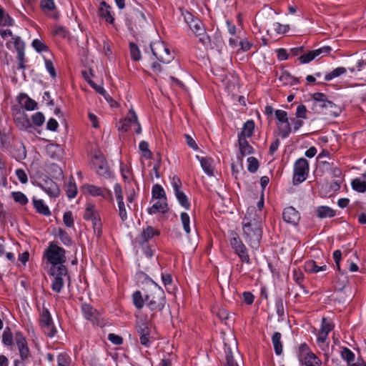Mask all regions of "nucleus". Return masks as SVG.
I'll return each instance as SVG.
<instances>
[{
  "instance_id": "de8ad7c7",
  "label": "nucleus",
  "mask_w": 366,
  "mask_h": 366,
  "mask_svg": "<svg viewBox=\"0 0 366 366\" xmlns=\"http://www.w3.org/2000/svg\"><path fill=\"white\" fill-rule=\"evenodd\" d=\"M181 220L184 231L186 232V233L189 234L190 232V218L188 214L186 212H182L181 214Z\"/></svg>"
},
{
  "instance_id": "cd10ccee",
  "label": "nucleus",
  "mask_w": 366,
  "mask_h": 366,
  "mask_svg": "<svg viewBox=\"0 0 366 366\" xmlns=\"http://www.w3.org/2000/svg\"><path fill=\"white\" fill-rule=\"evenodd\" d=\"M174 189H175L176 197H177L179 204L186 209H189V207H190V203L188 201V199H187V197L186 196V194L183 192H182L179 189V187L177 184H175Z\"/></svg>"
},
{
  "instance_id": "ddd939ff",
  "label": "nucleus",
  "mask_w": 366,
  "mask_h": 366,
  "mask_svg": "<svg viewBox=\"0 0 366 366\" xmlns=\"http://www.w3.org/2000/svg\"><path fill=\"white\" fill-rule=\"evenodd\" d=\"M93 164L96 167L97 172L99 175L105 177L109 176L107 163L100 153L95 154Z\"/></svg>"
},
{
  "instance_id": "b1692460",
  "label": "nucleus",
  "mask_w": 366,
  "mask_h": 366,
  "mask_svg": "<svg viewBox=\"0 0 366 366\" xmlns=\"http://www.w3.org/2000/svg\"><path fill=\"white\" fill-rule=\"evenodd\" d=\"M322 109L325 110V114H330L335 117L339 116L341 112V108L330 101L325 102Z\"/></svg>"
},
{
  "instance_id": "e2e57ef3",
  "label": "nucleus",
  "mask_w": 366,
  "mask_h": 366,
  "mask_svg": "<svg viewBox=\"0 0 366 366\" xmlns=\"http://www.w3.org/2000/svg\"><path fill=\"white\" fill-rule=\"evenodd\" d=\"M32 46L38 52H41L46 49V45L39 39H34L32 42Z\"/></svg>"
},
{
  "instance_id": "603ef678",
  "label": "nucleus",
  "mask_w": 366,
  "mask_h": 366,
  "mask_svg": "<svg viewBox=\"0 0 366 366\" xmlns=\"http://www.w3.org/2000/svg\"><path fill=\"white\" fill-rule=\"evenodd\" d=\"M139 150L143 152V156L148 159L151 156V152L149 149V144L145 141H142L139 145Z\"/></svg>"
},
{
  "instance_id": "0eeeda50",
  "label": "nucleus",
  "mask_w": 366,
  "mask_h": 366,
  "mask_svg": "<svg viewBox=\"0 0 366 366\" xmlns=\"http://www.w3.org/2000/svg\"><path fill=\"white\" fill-rule=\"evenodd\" d=\"M298 359L305 366H320V360L312 353L306 344H302L298 350Z\"/></svg>"
},
{
  "instance_id": "6e6552de",
  "label": "nucleus",
  "mask_w": 366,
  "mask_h": 366,
  "mask_svg": "<svg viewBox=\"0 0 366 366\" xmlns=\"http://www.w3.org/2000/svg\"><path fill=\"white\" fill-rule=\"evenodd\" d=\"M150 47L154 56L164 64L169 63L174 58L170 53L169 49L165 46L164 42L158 41L150 44Z\"/></svg>"
},
{
  "instance_id": "a19ab883",
  "label": "nucleus",
  "mask_w": 366,
  "mask_h": 366,
  "mask_svg": "<svg viewBox=\"0 0 366 366\" xmlns=\"http://www.w3.org/2000/svg\"><path fill=\"white\" fill-rule=\"evenodd\" d=\"M346 72V69L344 67H338L332 70L330 73L327 74L325 76V79L327 81L332 80Z\"/></svg>"
},
{
  "instance_id": "412c9836",
  "label": "nucleus",
  "mask_w": 366,
  "mask_h": 366,
  "mask_svg": "<svg viewBox=\"0 0 366 366\" xmlns=\"http://www.w3.org/2000/svg\"><path fill=\"white\" fill-rule=\"evenodd\" d=\"M198 160L200 162L201 166L204 171V172L209 175L212 176L214 172V161L209 157H196Z\"/></svg>"
},
{
  "instance_id": "bb28decb",
  "label": "nucleus",
  "mask_w": 366,
  "mask_h": 366,
  "mask_svg": "<svg viewBox=\"0 0 366 366\" xmlns=\"http://www.w3.org/2000/svg\"><path fill=\"white\" fill-rule=\"evenodd\" d=\"M282 335L280 332H274L272 337V344L274 346L276 355H280L282 353L283 347L281 342Z\"/></svg>"
},
{
  "instance_id": "5fc2aeb1",
  "label": "nucleus",
  "mask_w": 366,
  "mask_h": 366,
  "mask_svg": "<svg viewBox=\"0 0 366 366\" xmlns=\"http://www.w3.org/2000/svg\"><path fill=\"white\" fill-rule=\"evenodd\" d=\"M58 236L64 244L69 246L71 244V239L65 231L59 229Z\"/></svg>"
},
{
  "instance_id": "dca6fc26",
  "label": "nucleus",
  "mask_w": 366,
  "mask_h": 366,
  "mask_svg": "<svg viewBox=\"0 0 366 366\" xmlns=\"http://www.w3.org/2000/svg\"><path fill=\"white\" fill-rule=\"evenodd\" d=\"M82 191L85 194H90L92 196L104 197L108 192L104 187H97L96 184H84Z\"/></svg>"
},
{
  "instance_id": "4468645a",
  "label": "nucleus",
  "mask_w": 366,
  "mask_h": 366,
  "mask_svg": "<svg viewBox=\"0 0 366 366\" xmlns=\"http://www.w3.org/2000/svg\"><path fill=\"white\" fill-rule=\"evenodd\" d=\"M283 219L291 224L296 225L300 219V213L292 207H286L282 213Z\"/></svg>"
},
{
  "instance_id": "4d7b16f0",
  "label": "nucleus",
  "mask_w": 366,
  "mask_h": 366,
  "mask_svg": "<svg viewBox=\"0 0 366 366\" xmlns=\"http://www.w3.org/2000/svg\"><path fill=\"white\" fill-rule=\"evenodd\" d=\"M63 221L64 224L68 227H71L74 225V219L71 212L69 211L64 213Z\"/></svg>"
},
{
  "instance_id": "f03ea898",
  "label": "nucleus",
  "mask_w": 366,
  "mask_h": 366,
  "mask_svg": "<svg viewBox=\"0 0 366 366\" xmlns=\"http://www.w3.org/2000/svg\"><path fill=\"white\" fill-rule=\"evenodd\" d=\"M145 301L147 307L152 312V318H154L158 312H162L165 306L164 290L156 284L152 285L145 295Z\"/></svg>"
},
{
  "instance_id": "3c124183",
  "label": "nucleus",
  "mask_w": 366,
  "mask_h": 366,
  "mask_svg": "<svg viewBox=\"0 0 366 366\" xmlns=\"http://www.w3.org/2000/svg\"><path fill=\"white\" fill-rule=\"evenodd\" d=\"M342 357L347 360V362L350 364L352 361L354 360L355 355L354 353L347 348H344L341 352Z\"/></svg>"
},
{
  "instance_id": "6ab92c4d",
  "label": "nucleus",
  "mask_w": 366,
  "mask_h": 366,
  "mask_svg": "<svg viewBox=\"0 0 366 366\" xmlns=\"http://www.w3.org/2000/svg\"><path fill=\"white\" fill-rule=\"evenodd\" d=\"M14 121L17 127L22 130H26L31 127V124L24 112H19L14 117Z\"/></svg>"
},
{
  "instance_id": "864d4df0",
  "label": "nucleus",
  "mask_w": 366,
  "mask_h": 366,
  "mask_svg": "<svg viewBox=\"0 0 366 366\" xmlns=\"http://www.w3.org/2000/svg\"><path fill=\"white\" fill-rule=\"evenodd\" d=\"M42 329L44 334L51 337H54L57 332L56 327L54 326L53 322L45 327H43Z\"/></svg>"
},
{
  "instance_id": "338daca9",
  "label": "nucleus",
  "mask_w": 366,
  "mask_h": 366,
  "mask_svg": "<svg viewBox=\"0 0 366 366\" xmlns=\"http://www.w3.org/2000/svg\"><path fill=\"white\" fill-rule=\"evenodd\" d=\"M108 339L114 345H119L122 343L123 339L119 335L111 333L108 336Z\"/></svg>"
},
{
  "instance_id": "c03bdc74",
  "label": "nucleus",
  "mask_w": 366,
  "mask_h": 366,
  "mask_svg": "<svg viewBox=\"0 0 366 366\" xmlns=\"http://www.w3.org/2000/svg\"><path fill=\"white\" fill-rule=\"evenodd\" d=\"M2 341L6 345L10 346L13 343V338L9 327H6L2 335Z\"/></svg>"
},
{
  "instance_id": "a18cd8bd",
  "label": "nucleus",
  "mask_w": 366,
  "mask_h": 366,
  "mask_svg": "<svg viewBox=\"0 0 366 366\" xmlns=\"http://www.w3.org/2000/svg\"><path fill=\"white\" fill-rule=\"evenodd\" d=\"M247 169L250 172H254L259 167V162L257 159L253 157L247 158Z\"/></svg>"
},
{
  "instance_id": "8fccbe9b",
  "label": "nucleus",
  "mask_w": 366,
  "mask_h": 366,
  "mask_svg": "<svg viewBox=\"0 0 366 366\" xmlns=\"http://www.w3.org/2000/svg\"><path fill=\"white\" fill-rule=\"evenodd\" d=\"M274 113L278 121L277 123H287V122L289 121L287 113L285 111L277 109Z\"/></svg>"
},
{
  "instance_id": "f704fd0d",
  "label": "nucleus",
  "mask_w": 366,
  "mask_h": 366,
  "mask_svg": "<svg viewBox=\"0 0 366 366\" xmlns=\"http://www.w3.org/2000/svg\"><path fill=\"white\" fill-rule=\"evenodd\" d=\"M131 18L134 20V23L139 24V26H143L146 21L144 14L139 10L134 11Z\"/></svg>"
},
{
  "instance_id": "13d9d810",
  "label": "nucleus",
  "mask_w": 366,
  "mask_h": 366,
  "mask_svg": "<svg viewBox=\"0 0 366 366\" xmlns=\"http://www.w3.org/2000/svg\"><path fill=\"white\" fill-rule=\"evenodd\" d=\"M296 117L297 119H306L307 117V109L303 104H300L297 107L296 110Z\"/></svg>"
},
{
  "instance_id": "c85d7f7f",
  "label": "nucleus",
  "mask_w": 366,
  "mask_h": 366,
  "mask_svg": "<svg viewBox=\"0 0 366 366\" xmlns=\"http://www.w3.org/2000/svg\"><path fill=\"white\" fill-rule=\"evenodd\" d=\"M156 231L152 227H148L147 229L143 230L142 234L137 237V241L140 244H144L149 239H152Z\"/></svg>"
},
{
  "instance_id": "0e129e2a",
  "label": "nucleus",
  "mask_w": 366,
  "mask_h": 366,
  "mask_svg": "<svg viewBox=\"0 0 366 366\" xmlns=\"http://www.w3.org/2000/svg\"><path fill=\"white\" fill-rule=\"evenodd\" d=\"M114 192L116 194V198L117 200V202H123V189L122 187L119 184H117L114 187Z\"/></svg>"
},
{
  "instance_id": "a878e982",
  "label": "nucleus",
  "mask_w": 366,
  "mask_h": 366,
  "mask_svg": "<svg viewBox=\"0 0 366 366\" xmlns=\"http://www.w3.org/2000/svg\"><path fill=\"white\" fill-rule=\"evenodd\" d=\"M152 200H165L167 201L166 192L159 184H154L152 190Z\"/></svg>"
},
{
  "instance_id": "7ed1b4c3",
  "label": "nucleus",
  "mask_w": 366,
  "mask_h": 366,
  "mask_svg": "<svg viewBox=\"0 0 366 366\" xmlns=\"http://www.w3.org/2000/svg\"><path fill=\"white\" fill-rule=\"evenodd\" d=\"M184 21L189 25L192 31L199 38V41L204 46H208L210 43L209 36L206 34L204 26L202 22L194 18L192 14L187 11L182 13Z\"/></svg>"
},
{
  "instance_id": "09e8293b",
  "label": "nucleus",
  "mask_w": 366,
  "mask_h": 366,
  "mask_svg": "<svg viewBox=\"0 0 366 366\" xmlns=\"http://www.w3.org/2000/svg\"><path fill=\"white\" fill-rule=\"evenodd\" d=\"M69 365L70 358L68 355L62 353L57 357V366H69Z\"/></svg>"
},
{
  "instance_id": "ea45409f",
  "label": "nucleus",
  "mask_w": 366,
  "mask_h": 366,
  "mask_svg": "<svg viewBox=\"0 0 366 366\" xmlns=\"http://www.w3.org/2000/svg\"><path fill=\"white\" fill-rule=\"evenodd\" d=\"M313 101L315 107H323V104L325 102H327L328 100L326 99V97L322 93H315L313 94Z\"/></svg>"
},
{
  "instance_id": "473e14b6",
  "label": "nucleus",
  "mask_w": 366,
  "mask_h": 366,
  "mask_svg": "<svg viewBox=\"0 0 366 366\" xmlns=\"http://www.w3.org/2000/svg\"><path fill=\"white\" fill-rule=\"evenodd\" d=\"M305 267V270L308 272L317 273L320 271H325L327 268V266L325 264L320 267L317 266L314 261H309L306 262Z\"/></svg>"
},
{
  "instance_id": "79ce46f5",
  "label": "nucleus",
  "mask_w": 366,
  "mask_h": 366,
  "mask_svg": "<svg viewBox=\"0 0 366 366\" xmlns=\"http://www.w3.org/2000/svg\"><path fill=\"white\" fill-rule=\"evenodd\" d=\"M11 196L16 202L21 205H25L28 202L27 197L21 192H13Z\"/></svg>"
},
{
  "instance_id": "49530a36",
  "label": "nucleus",
  "mask_w": 366,
  "mask_h": 366,
  "mask_svg": "<svg viewBox=\"0 0 366 366\" xmlns=\"http://www.w3.org/2000/svg\"><path fill=\"white\" fill-rule=\"evenodd\" d=\"M129 49L132 59L139 61L141 59V53L137 46L134 43H130Z\"/></svg>"
},
{
  "instance_id": "c9c22d12",
  "label": "nucleus",
  "mask_w": 366,
  "mask_h": 366,
  "mask_svg": "<svg viewBox=\"0 0 366 366\" xmlns=\"http://www.w3.org/2000/svg\"><path fill=\"white\" fill-rule=\"evenodd\" d=\"M133 303L137 309H142L144 307L145 300H144L142 292L136 291L132 295Z\"/></svg>"
},
{
  "instance_id": "7c9ffc66",
  "label": "nucleus",
  "mask_w": 366,
  "mask_h": 366,
  "mask_svg": "<svg viewBox=\"0 0 366 366\" xmlns=\"http://www.w3.org/2000/svg\"><path fill=\"white\" fill-rule=\"evenodd\" d=\"M317 216L320 218L333 217L335 216V211L327 206H320L317 209Z\"/></svg>"
},
{
  "instance_id": "20e7f679",
  "label": "nucleus",
  "mask_w": 366,
  "mask_h": 366,
  "mask_svg": "<svg viewBox=\"0 0 366 366\" xmlns=\"http://www.w3.org/2000/svg\"><path fill=\"white\" fill-rule=\"evenodd\" d=\"M225 359L224 366H239L237 361L241 359L237 352V342L233 335L224 338Z\"/></svg>"
},
{
  "instance_id": "2eb2a0df",
  "label": "nucleus",
  "mask_w": 366,
  "mask_h": 366,
  "mask_svg": "<svg viewBox=\"0 0 366 366\" xmlns=\"http://www.w3.org/2000/svg\"><path fill=\"white\" fill-rule=\"evenodd\" d=\"M138 122V117L133 109L129 111L127 117L122 121L120 129L124 132L128 131Z\"/></svg>"
},
{
  "instance_id": "72a5a7b5",
  "label": "nucleus",
  "mask_w": 366,
  "mask_h": 366,
  "mask_svg": "<svg viewBox=\"0 0 366 366\" xmlns=\"http://www.w3.org/2000/svg\"><path fill=\"white\" fill-rule=\"evenodd\" d=\"M33 203L35 208L39 213L44 215H49L50 214L49 207L44 204L42 200L34 199Z\"/></svg>"
},
{
  "instance_id": "39448f33",
  "label": "nucleus",
  "mask_w": 366,
  "mask_h": 366,
  "mask_svg": "<svg viewBox=\"0 0 366 366\" xmlns=\"http://www.w3.org/2000/svg\"><path fill=\"white\" fill-rule=\"evenodd\" d=\"M242 236L249 247L257 249L262 235V225H242Z\"/></svg>"
},
{
  "instance_id": "423d86ee",
  "label": "nucleus",
  "mask_w": 366,
  "mask_h": 366,
  "mask_svg": "<svg viewBox=\"0 0 366 366\" xmlns=\"http://www.w3.org/2000/svg\"><path fill=\"white\" fill-rule=\"evenodd\" d=\"M229 244L234 252L239 257L242 263L247 264H251L247 248L237 234L232 233V237L229 239Z\"/></svg>"
},
{
  "instance_id": "f8f14e48",
  "label": "nucleus",
  "mask_w": 366,
  "mask_h": 366,
  "mask_svg": "<svg viewBox=\"0 0 366 366\" xmlns=\"http://www.w3.org/2000/svg\"><path fill=\"white\" fill-rule=\"evenodd\" d=\"M84 218L86 220L91 221L93 224V227L95 229L99 228V227L101 225V224L99 222L100 219H99V214H98L97 209H95V206L94 204H86L85 212L84 214Z\"/></svg>"
},
{
  "instance_id": "bf43d9fd",
  "label": "nucleus",
  "mask_w": 366,
  "mask_h": 366,
  "mask_svg": "<svg viewBox=\"0 0 366 366\" xmlns=\"http://www.w3.org/2000/svg\"><path fill=\"white\" fill-rule=\"evenodd\" d=\"M66 191L69 199L75 197L77 194L76 184H67Z\"/></svg>"
},
{
  "instance_id": "a211bd4d",
  "label": "nucleus",
  "mask_w": 366,
  "mask_h": 366,
  "mask_svg": "<svg viewBox=\"0 0 366 366\" xmlns=\"http://www.w3.org/2000/svg\"><path fill=\"white\" fill-rule=\"evenodd\" d=\"M15 340L18 345L19 353L22 359L27 358L29 355V349L26 346V341L21 333L15 335Z\"/></svg>"
},
{
  "instance_id": "f3484780",
  "label": "nucleus",
  "mask_w": 366,
  "mask_h": 366,
  "mask_svg": "<svg viewBox=\"0 0 366 366\" xmlns=\"http://www.w3.org/2000/svg\"><path fill=\"white\" fill-rule=\"evenodd\" d=\"M168 211L167 201L165 200H157L152 207L147 209V212L151 215L157 214V212L165 214Z\"/></svg>"
},
{
  "instance_id": "4c0bfd02",
  "label": "nucleus",
  "mask_w": 366,
  "mask_h": 366,
  "mask_svg": "<svg viewBox=\"0 0 366 366\" xmlns=\"http://www.w3.org/2000/svg\"><path fill=\"white\" fill-rule=\"evenodd\" d=\"M280 134L282 138L287 137L291 132V127L289 121L287 123H277Z\"/></svg>"
},
{
  "instance_id": "2f4dec72",
  "label": "nucleus",
  "mask_w": 366,
  "mask_h": 366,
  "mask_svg": "<svg viewBox=\"0 0 366 366\" xmlns=\"http://www.w3.org/2000/svg\"><path fill=\"white\" fill-rule=\"evenodd\" d=\"M20 102L26 110H34L37 106V104L34 100L25 94L20 96Z\"/></svg>"
},
{
  "instance_id": "680f3d73",
  "label": "nucleus",
  "mask_w": 366,
  "mask_h": 366,
  "mask_svg": "<svg viewBox=\"0 0 366 366\" xmlns=\"http://www.w3.org/2000/svg\"><path fill=\"white\" fill-rule=\"evenodd\" d=\"M119 207V214L121 218V219L124 222L127 219V211L125 209V205L124 202H119L118 203Z\"/></svg>"
},
{
  "instance_id": "6e6d98bb",
  "label": "nucleus",
  "mask_w": 366,
  "mask_h": 366,
  "mask_svg": "<svg viewBox=\"0 0 366 366\" xmlns=\"http://www.w3.org/2000/svg\"><path fill=\"white\" fill-rule=\"evenodd\" d=\"M121 172L124 182L132 181V174L130 169L127 167H121Z\"/></svg>"
},
{
  "instance_id": "c756f323",
  "label": "nucleus",
  "mask_w": 366,
  "mask_h": 366,
  "mask_svg": "<svg viewBox=\"0 0 366 366\" xmlns=\"http://www.w3.org/2000/svg\"><path fill=\"white\" fill-rule=\"evenodd\" d=\"M239 152L242 156L250 154L253 152L252 147L248 144L247 141L243 137L238 139Z\"/></svg>"
},
{
  "instance_id": "9b49d317",
  "label": "nucleus",
  "mask_w": 366,
  "mask_h": 366,
  "mask_svg": "<svg viewBox=\"0 0 366 366\" xmlns=\"http://www.w3.org/2000/svg\"><path fill=\"white\" fill-rule=\"evenodd\" d=\"M332 50L330 46H323L322 48L310 51L300 56L299 60L302 64H307L321 55H325Z\"/></svg>"
},
{
  "instance_id": "9d476101",
  "label": "nucleus",
  "mask_w": 366,
  "mask_h": 366,
  "mask_svg": "<svg viewBox=\"0 0 366 366\" xmlns=\"http://www.w3.org/2000/svg\"><path fill=\"white\" fill-rule=\"evenodd\" d=\"M262 212L253 206L249 207L242 220V225H262Z\"/></svg>"
},
{
  "instance_id": "aec40b11",
  "label": "nucleus",
  "mask_w": 366,
  "mask_h": 366,
  "mask_svg": "<svg viewBox=\"0 0 366 366\" xmlns=\"http://www.w3.org/2000/svg\"><path fill=\"white\" fill-rule=\"evenodd\" d=\"M332 325L327 322L325 318H323L321 329L318 334L317 341L319 342H324L327 339L328 333L332 330Z\"/></svg>"
},
{
  "instance_id": "37998d69",
  "label": "nucleus",
  "mask_w": 366,
  "mask_h": 366,
  "mask_svg": "<svg viewBox=\"0 0 366 366\" xmlns=\"http://www.w3.org/2000/svg\"><path fill=\"white\" fill-rule=\"evenodd\" d=\"M52 319L51 315L48 310H43L42 313L41 315V327H45L51 323H52Z\"/></svg>"
},
{
  "instance_id": "774afa93",
  "label": "nucleus",
  "mask_w": 366,
  "mask_h": 366,
  "mask_svg": "<svg viewBox=\"0 0 366 366\" xmlns=\"http://www.w3.org/2000/svg\"><path fill=\"white\" fill-rule=\"evenodd\" d=\"M13 24L12 19L5 13L0 19V26H11Z\"/></svg>"
},
{
  "instance_id": "e433bc0d",
  "label": "nucleus",
  "mask_w": 366,
  "mask_h": 366,
  "mask_svg": "<svg viewBox=\"0 0 366 366\" xmlns=\"http://www.w3.org/2000/svg\"><path fill=\"white\" fill-rule=\"evenodd\" d=\"M42 189L50 196L57 197L59 194V189L58 184H43Z\"/></svg>"
},
{
  "instance_id": "5701e85b",
  "label": "nucleus",
  "mask_w": 366,
  "mask_h": 366,
  "mask_svg": "<svg viewBox=\"0 0 366 366\" xmlns=\"http://www.w3.org/2000/svg\"><path fill=\"white\" fill-rule=\"evenodd\" d=\"M110 9V6H109L105 1H102L99 8V15L104 18L107 22L112 24L114 19L111 14Z\"/></svg>"
},
{
  "instance_id": "f257e3e1",
  "label": "nucleus",
  "mask_w": 366,
  "mask_h": 366,
  "mask_svg": "<svg viewBox=\"0 0 366 366\" xmlns=\"http://www.w3.org/2000/svg\"><path fill=\"white\" fill-rule=\"evenodd\" d=\"M45 257L51 264L50 274L53 277L51 289L55 292H60L64 285V278L69 279L67 275V269L63 264L66 262V252L54 242H50L45 250Z\"/></svg>"
},
{
  "instance_id": "58836bf2",
  "label": "nucleus",
  "mask_w": 366,
  "mask_h": 366,
  "mask_svg": "<svg viewBox=\"0 0 366 366\" xmlns=\"http://www.w3.org/2000/svg\"><path fill=\"white\" fill-rule=\"evenodd\" d=\"M32 124L36 127H41L45 122V117L43 113L37 112L31 116Z\"/></svg>"
},
{
  "instance_id": "1a4fd4ad",
  "label": "nucleus",
  "mask_w": 366,
  "mask_h": 366,
  "mask_svg": "<svg viewBox=\"0 0 366 366\" xmlns=\"http://www.w3.org/2000/svg\"><path fill=\"white\" fill-rule=\"evenodd\" d=\"M309 174V162L304 158L298 159L294 164L293 179L302 183L306 180Z\"/></svg>"
},
{
  "instance_id": "4be33fe9",
  "label": "nucleus",
  "mask_w": 366,
  "mask_h": 366,
  "mask_svg": "<svg viewBox=\"0 0 366 366\" xmlns=\"http://www.w3.org/2000/svg\"><path fill=\"white\" fill-rule=\"evenodd\" d=\"M81 310L86 319L92 322L97 319L99 313L90 305L83 304L81 305Z\"/></svg>"
},
{
  "instance_id": "393cba45",
  "label": "nucleus",
  "mask_w": 366,
  "mask_h": 366,
  "mask_svg": "<svg viewBox=\"0 0 366 366\" xmlns=\"http://www.w3.org/2000/svg\"><path fill=\"white\" fill-rule=\"evenodd\" d=\"M254 124L252 120H249L246 122L242 128V132L238 135V139L239 137H243L246 139L247 137H250L254 132Z\"/></svg>"
},
{
  "instance_id": "69168bd1",
  "label": "nucleus",
  "mask_w": 366,
  "mask_h": 366,
  "mask_svg": "<svg viewBox=\"0 0 366 366\" xmlns=\"http://www.w3.org/2000/svg\"><path fill=\"white\" fill-rule=\"evenodd\" d=\"M41 6L44 9H46L48 11L53 10L55 7L53 0H42Z\"/></svg>"
},
{
  "instance_id": "052dcab7",
  "label": "nucleus",
  "mask_w": 366,
  "mask_h": 366,
  "mask_svg": "<svg viewBox=\"0 0 366 366\" xmlns=\"http://www.w3.org/2000/svg\"><path fill=\"white\" fill-rule=\"evenodd\" d=\"M15 174L21 183H26L28 181L27 175L24 169H18L16 170Z\"/></svg>"
}]
</instances>
